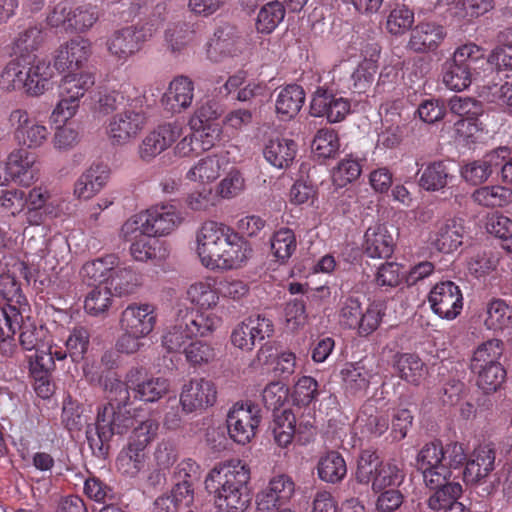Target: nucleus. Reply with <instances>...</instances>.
<instances>
[{"label": "nucleus", "instance_id": "0e129e2a", "mask_svg": "<svg viewBox=\"0 0 512 512\" xmlns=\"http://www.w3.org/2000/svg\"><path fill=\"white\" fill-rule=\"evenodd\" d=\"M42 41L41 29L37 26H30L15 38L13 52L18 58H26L40 47Z\"/></svg>", "mask_w": 512, "mask_h": 512}, {"label": "nucleus", "instance_id": "dca6fc26", "mask_svg": "<svg viewBox=\"0 0 512 512\" xmlns=\"http://www.w3.org/2000/svg\"><path fill=\"white\" fill-rule=\"evenodd\" d=\"M295 494V483L285 474L272 477L267 486L257 494V512H271L285 507Z\"/></svg>", "mask_w": 512, "mask_h": 512}, {"label": "nucleus", "instance_id": "6e6552de", "mask_svg": "<svg viewBox=\"0 0 512 512\" xmlns=\"http://www.w3.org/2000/svg\"><path fill=\"white\" fill-rule=\"evenodd\" d=\"M8 123L13 129L15 141L23 149H38L48 141L50 132L46 124L24 108L13 109L9 113Z\"/></svg>", "mask_w": 512, "mask_h": 512}, {"label": "nucleus", "instance_id": "473e14b6", "mask_svg": "<svg viewBox=\"0 0 512 512\" xmlns=\"http://www.w3.org/2000/svg\"><path fill=\"white\" fill-rule=\"evenodd\" d=\"M364 250L368 257L386 259L393 254L394 240L384 225L369 227L365 233Z\"/></svg>", "mask_w": 512, "mask_h": 512}, {"label": "nucleus", "instance_id": "37998d69", "mask_svg": "<svg viewBox=\"0 0 512 512\" xmlns=\"http://www.w3.org/2000/svg\"><path fill=\"white\" fill-rule=\"evenodd\" d=\"M27 58H16L6 64L0 75V87L7 91L22 90L26 94Z\"/></svg>", "mask_w": 512, "mask_h": 512}, {"label": "nucleus", "instance_id": "2eb2a0df", "mask_svg": "<svg viewBox=\"0 0 512 512\" xmlns=\"http://www.w3.org/2000/svg\"><path fill=\"white\" fill-rule=\"evenodd\" d=\"M274 332L273 322L263 316H250L237 324L231 333V343L242 351H251L257 341L272 336Z\"/></svg>", "mask_w": 512, "mask_h": 512}, {"label": "nucleus", "instance_id": "412c9836", "mask_svg": "<svg viewBox=\"0 0 512 512\" xmlns=\"http://www.w3.org/2000/svg\"><path fill=\"white\" fill-rule=\"evenodd\" d=\"M508 155L507 147H499L481 159L465 164L461 168V176L466 182L473 185L481 184L489 179L495 170H498Z\"/></svg>", "mask_w": 512, "mask_h": 512}, {"label": "nucleus", "instance_id": "a878e982", "mask_svg": "<svg viewBox=\"0 0 512 512\" xmlns=\"http://www.w3.org/2000/svg\"><path fill=\"white\" fill-rule=\"evenodd\" d=\"M214 269L231 270L240 267L251 254L249 244L231 228L226 237Z\"/></svg>", "mask_w": 512, "mask_h": 512}, {"label": "nucleus", "instance_id": "bb28decb", "mask_svg": "<svg viewBox=\"0 0 512 512\" xmlns=\"http://www.w3.org/2000/svg\"><path fill=\"white\" fill-rule=\"evenodd\" d=\"M226 164L223 154H209L197 160L186 172L185 178L201 185L210 184L219 178Z\"/></svg>", "mask_w": 512, "mask_h": 512}, {"label": "nucleus", "instance_id": "1a4fd4ad", "mask_svg": "<svg viewBox=\"0 0 512 512\" xmlns=\"http://www.w3.org/2000/svg\"><path fill=\"white\" fill-rule=\"evenodd\" d=\"M443 455V444L439 441L425 444L417 454L416 467L422 473L423 481L428 488L445 483L451 476Z\"/></svg>", "mask_w": 512, "mask_h": 512}, {"label": "nucleus", "instance_id": "0eeeda50", "mask_svg": "<svg viewBox=\"0 0 512 512\" xmlns=\"http://www.w3.org/2000/svg\"><path fill=\"white\" fill-rule=\"evenodd\" d=\"M180 212L173 205H156L125 222L122 232L127 237L139 233L160 237L170 234L181 223Z\"/></svg>", "mask_w": 512, "mask_h": 512}, {"label": "nucleus", "instance_id": "f704fd0d", "mask_svg": "<svg viewBox=\"0 0 512 512\" xmlns=\"http://www.w3.org/2000/svg\"><path fill=\"white\" fill-rule=\"evenodd\" d=\"M342 379L346 389L353 394H363L370 383L377 376L372 368L364 361L348 363L341 370Z\"/></svg>", "mask_w": 512, "mask_h": 512}, {"label": "nucleus", "instance_id": "58836bf2", "mask_svg": "<svg viewBox=\"0 0 512 512\" xmlns=\"http://www.w3.org/2000/svg\"><path fill=\"white\" fill-rule=\"evenodd\" d=\"M152 237L142 233L134 237L130 246V253L136 261L147 262L151 260L161 262L168 257L167 248Z\"/></svg>", "mask_w": 512, "mask_h": 512}, {"label": "nucleus", "instance_id": "7c9ffc66", "mask_svg": "<svg viewBox=\"0 0 512 512\" xmlns=\"http://www.w3.org/2000/svg\"><path fill=\"white\" fill-rule=\"evenodd\" d=\"M464 227L460 221L449 219L438 225L430 236L431 245L439 252L452 253L463 243Z\"/></svg>", "mask_w": 512, "mask_h": 512}, {"label": "nucleus", "instance_id": "bf43d9fd", "mask_svg": "<svg viewBox=\"0 0 512 512\" xmlns=\"http://www.w3.org/2000/svg\"><path fill=\"white\" fill-rule=\"evenodd\" d=\"M362 172V166L357 157L346 155L332 170V181L337 187L346 185L357 180Z\"/></svg>", "mask_w": 512, "mask_h": 512}, {"label": "nucleus", "instance_id": "423d86ee", "mask_svg": "<svg viewBox=\"0 0 512 512\" xmlns=\"http://www.w3.org/2000/svg\"><path fill=\"white\" fill-rule=\"evenodd\" d=\"M405 479L402 465L380 462L376 453L363 451L358 459L356 480L361 484L371 483L374 492L397 489Z\"/></svg>", "mask_w": 512, "mask_h": 512}, {"label": "nucleus", "instance_id": "13d9d810", "mask_svg": "<svg viewBox=\"0 0 512 512\" xmlns=\"http://www.w3.org/2000/svg\"><path fill=\"white\" fill-rule=\"evenodd\" d=\"M140 285L139 275L127 267H118L110 275L108 286L110 291L113 289L115 294L122 296L133 293Z\"/></svg>", "mask_w": 512, "mask_h": 512}, {"label": "nucleus", "instance_id": "5fc2aeb1", "mask_svg": "<svg viewBox=\"0 0 512 512\" xmlns=\"http://www.w3.org/2000/svg\"><path fill=\"white\" fill-rule=\"evenodd\" d=\"M170 382L164 377L146 378L133 387L134 398L144 402H156L168 393Z\"/></svg>", "mask_w": 512, "mask_h": 512}, {"label": "nucleus", "instance_id": "69168bd1", "mask_svg": "<svg viewBox=\"0 0 512 512\" xmlns=\"http://www.w3.org/2000/svg\"><path fill=\"white\" fill-rule=\"evenodd\" d=\"M158 428L159 425L156 420L151 418L143 420L132 430L127 445L145 452L147 446L157 436Z\"/></svg>", "mask_w": 512, "mask_h": 512}, {"label": "nucleus", "instance_id": "4be33fe9", "mask_svg": "<svg viewBox=\"0 0 512 512\" xmlns=\"http://www.w3.org/2000/svg\"><path fill=\"white\" fill-rule=\"evenodd\" d=\"M110 178L109 168L101 163H94L85 169L73 186V195L78 200H90L99 194Z\"/></svg>", "mask_w": 512, "mask_h": 512}, {"label": "nucleus", "instance_id": "393cba45", "mask_svg": "<svg viewBox=\"0 0 512 512\" xmlns=\"http://www.w3.org/2000/svg\"><path fill=\"white\" fill-rule=\"evenodd\" d=\"M450 111L460 117L456 123L457 132L465 137H471L479 130L477 117L482 114V105L473 98L453 96L449 100Z\"/></svg>", "mask_w": 512, "mask_h": 512}, {"label": "nucleus", "instance_id": "3c124183", "mask_svg": "<svg viewBox=\"0 0 512 512\" xmlns=\"http://www.w3.org/2000/svg\"><path fill=\"white\" fill-rule=\"evenodd\" d=\"M484 325L493 331H503L512 327V311L504 300L495 299L487 304Z\"/></svg>", "mask_w": 512, "mask_h": 512}, {"label": "nucleus", "instance_id": "b1692460", "mask_svg": "<svg viewBox=\"0 0 512 512\" xmlns=\"http://www.w3.org/2000/svg\"><path fill=\"white\" fill-rule=\"evenodd\" d=\"M180 319L186 323L187 335L192 337H206L216 331L222 318L211 309L192 310L187 307L180 308Z\"/></svg>", "mask_w": 512, "mask_h": 512}, {"label": "nucleus", "instance_id": "2f4dec72", "mask_svg": "<svg viewBox=\"0 0 512 512\" xmlns=\"http://www.w3.org/2000/svg\"><path fill=\"white\" fill-rule=\"evenodd\" d=\"M194 97V83L185 76L174 78L162 97V103L171 112L187 109Z\"/></svg>", "mask_w": 512, "mask_h": 512}, {"label": "nucleus", "instance_id": "864d4df0", "mask_svg": "<svg viewBox=\"0 0 512 512\" xmlns=\"http://www.w3.org/2000/svg\"><path fill=\"white\" fill-rule=\"evenodd\" d=\"M146 454L126 445L119 452L116 459V468L124 476L134 478L145 467Z\"/></svg>", "mask_w": 512, "mask_h": 512}, {"label": "nucleus", "instance_id": "79ce46f5", "mask_svg": "<svg viewBox=\"0 0 512 512\" xmlns=\"http://www.w3.org/2000/svg\"><path fill=\"white\" fill-rule=\"evenodd\" d=\"M370 49L373 51L370 58H365L361 61L351 74L352 84L349 88L356 93L365 92L372 84L377 72L379 48L377 45H372Z\"/></svg>", "mask_w": 512, "mask_h": 512}, {"label": "nucleus", "instance_id": "a19ab883", "mask_svg": "<svg viewBox=\"0 0 512 512\" xmlns=\"http://www.w3.org/2000/svg\"><path fill=\"white\" fill-rule=\"evenodd\" d=\"M94 85L95 75L90 71L80 70L78 73H66L62 76L59 92L81 101Z\"/></svg>", "mask_w": 512, "mask_h": 512}, {"label": "nucleus", "instance_id": "c85d7f7f", "mask_svg": "<svg viewBox=\"0 0 512 512\" xmlns=\"http://www.w3.org/2000/svg\"><path fill=\"white\" fill-rule=\"evenodd\" d=\"M238 39L232 27L226 26L216 29L205 46L207 58L218 63L227 57L236 55L238 53Z\"/></svg>", "mask_w": 512, "mask_h": 512}, {"label": "nucleus", "instance_id": "5701e85b", "mask_svg": "<svg viewBox=\"0 0 512 512\" xmlns=\"http://www.w3.org/2000/svg\"><path fill=\"white\" fill-rule=\"evenodd\" d=\"M55 68L51 61L45 58L27 60L26 95L40 97L53 88Z\"/></svg>", "mask_w": 512, "mask_h": 512}, {"label": "nucleus", "instance_id": "09e8293b", "mask_svg": "<svg viewBox=\"0 0 512 512\" xmlns=\"http://www.w3.org/2000/svg\"><path fill=\"white\" fill-rule=\"evenodd\" d=\"M66 356V352L59 350L56 346H42L29 357L30 369L35 375H47L54 370L55 359L61 361Z\"/></svg>", "mask_w": 512, "mask_h": 512}, {"label": "nucleus", "instance_id": "6ab92c4d", "mask_svg": "<svg viewBox=\"0 0 512 512\" xmlns=\"http://www.w3.org/2000/svg\"><path fill=\"white\" fill-rule=\"evenodd\" d=\"M496 450L492 444H482L476 447L463 471V479L467 484L483 483L495 468Z\"/></svg>", "mask_w": 512, "mask_h": 512}, {"label": "nucleus", "instance_id": "f8f14e48", "mask_svg": "<svg viewBox=\"0 0 512 512\" xmlns=\"http://www.w3.org/2000/svg\"><path fill=\"white\" fill-rule=\"evenodd\" d=\"M260 410L253 404H235L227 415V428L230 438L245 445L256 434L260 423Z\"/></svg>", "mask_w": 512, "mask_h": 512}, {"label": "nucleus", "instance_id": "9b49d317", "mask_svg": "<svg viewBox=\"0 0 512 512\" xmlns=\"http://www.w3.org/2000/svg\"><path fill=\"white\" fill-rule=\"evenodd\" d=\"M230 228L214 221L205 222L196 233V252L203 266L214 269Z\"/></svg>", "mask_w": 512, "mask_h": 512}, {"label": "nucleus", "instance_id": "a211bd4d", "mask_svg": "<svg viewBox=\"0 0 512 512\" xmlns=\"http://www.w3.org/2000/svg\"><path fill=\"white\" fill-rule=\"evenodd\" d=\"M351 111L350 101L318 88L311 100L310 113L314 117H325L330 123H338L346 118Z\"/></svg>", "mask_w": 512, "mask_h": 512}, {"label": "nucleus", "instance_id": "e2e57ef3", "mask_svg": "<svg viewBox=\"0 0 512 512\" xmlns=\"http://www.w3.org/2000/svg\"><path fill=\"white\" fill-rule=\"evenodd\" d=\"M112 304V292L109 286L97 285L86 296L85 311L92 316L104 314Z\"/></svg>", "mask_w": 512, "mask_h": 512}, {"label": "nucleus", "instance_id": "4468645a", "mask_svg": "<svg viewBox=\"0 0 512 512\" xmlns=\"http://www.w3.org/2000/svg\"><path fill=\"white\" fill-rule=\"evenodd\" d=\"M88 39L75 37L61 44L53 54V67L59 73H78L91 56Z\"/></svg>", "mask_w": 512, "mask_h": 512}, {"label": "nucleus", "instance_id": "de8ad7c7", "mask_svg": "<svg viewBox=\"0 0 512 512\" xmlns=\"http://www.w3.org/2000/svg\"><path fill=\"white\" fill-rule=\"evenodd\" d=\"M395 368L401 379L413 385H419L426 374L423 361L410 353L397 355Z\"/></svg>", "mask_w": 512, "mask_h": 512}, {"label": "nucleus", "instance_id": "f03ea898", "mask_svg": "<svg viewBox=\"0 0 512 512\" xmlns=\"http://www.w3.org/2000/svg\"><path fill=\"white\" fill-rule=\"evenodd\" d=\"M250 467L239 459L216 464L206 475L205 489L219 512H244L251 501Z\"/></svg>", "mask_w": 512, "mask_h": 512}, {"label": "nucleus", "instance_id": "8fccbe9b", "mask_svg": "<svg viewBox=\"0 0 512 512\" xmlns=\"http://www.w3.org/2000/svg\"><path fill=\"white\" fill-rule=\"evenodd\" d=\"M118 258L115 255H107L85 263L81 269L84 279L99 282L98 285H108L110 275L118 265Z\"/></svg>", "mask_w": 512, "mask_h": 512}, {"label": "nucleus", "instance_id": "4d7b16f0", "mask_svg": "<svg viewBox=\"0 0 512 512\" xmlns=\"http://www.w3.org/2000/svg\"><path fill=\"white\" fill-rule=\"evenodd\" d=\"M285 8L279 1H271L261 7L257 14L256 29L269 34L283 21Z\"/></svg>", "mask_w": 512, "mask_h": 512}, {"label": "nucleus", "instance_id": "c756f323", "mask_svg": "<svg viewBox=\"0 0 512 512\" xmlns=\"http://www.w3.org/2000/svg\"><path fill=\"white\" fill-rule=\"evenodd\" d=\"M445 36V30L441 25L432 22L419 23L411 31L408 48L419 53L433 51Z\"/></svg>", "mask_w": 512, "mask_h": 512}, {"label": "nucleus", "instance_id": "20e7f679", "mask_svg": "<svg viewBox=\"0 0 512 512\" xmlns=\"http://www.w3.org/2000/svg\"><path fill=\"white\" fill-rule=\"evenodd\" d=\"M384 315L381 302L373 301L363 307L358 297L348 296L340 300L338 323L345 329L355 330L360 337H366L378 329Z\"/></svg>", "mask_w": 512, "mask_h": 512}, {"label": "nucleus", "instance_id": "39448f33", "mask_svg": "<svg viewBox=\"0 0 512 512\" xmlns=\"http://www.w3.org/2000/svg\"><path fill=\"white\" fill-rule=\"evenodd\" d=\"M160 27V19H151L118 29L107 39L108 53L117 62L125 63L142 50L144 44L157 34Z\"/></svg>", "mask_w": 512, "mask_h": 512}, {"label": "nucleus", "instance_id": "f3484780", "mask_svg": "<svg viewBox=\"0 0 512 512\" xmlns=\"http://www.w3.org/2000/svg\"><path fill=\"white\" fill-rule=\"evenodd\" d=\"M431 309L440 318L452 320L463 307V297L459 287L452 281L436 284L429 294Z\"/></svg>", "mask_w": 512, "mask_h": 512}, {"label": "nucleus", "instance_id": "4c0bfd02", "mask_svg": "<svg viewBox=\"0 0 512 512\" xmlns=\"http://www.w3.org/2000/svg\"><path fill=\"white\" fill-rule=\"evenodd\" d=\"M36 161V155L26 149L13 150L7 158L13 181L21 185H29L33 180L32 168Z\"/></svg>", "mask_w": 512, "mask_h": 512}, {"label": "nucleus", "instance_id": "9d476101", "mask_svg": "<svg viewBox=\"0 0 512 512\" xmlns=\"http://www.w3.org/2000/svg\"><path fill=\"white\" fill-rule=\"evenodd\" d=\"M184 125L179 121L159 124L148 132L138 146V155L150 162L170 148L184 133Z\"/></svg>", "mask_w": 512, "mask_h": 512}, {"label": "nucleus", "instance_id": "aec40b11", "mask_svg": "<svg viewBox=\"0 0 512 512\" xmlns=\"http://www.w3.org/2000/svg\"><path fill=\"white\" fill-rule=\"evenodd\" d=\"M121 328L138 336H147L156 323L155 307L148 303L128 305L121 315Z\"/></svg>", "mask_w": 512, "mask_h": 512}, {"label": "nucleus", "instance_id": "774afa93", "mask_svg": "<svg viewBox=\"0 0 512 512\" xmlns=\"http://www.w3.org/2000/svg\"><path fill=\"white\" fill-rule=\"evenodd\" d=\"M487 231L502 240V247L512 252V220L502 214H492L486 224Z\"/></svg>", "mask_w": 512, "mask_h": 512}, {"label": "nucleus", "instance_id": "cd10ccee", "mask_svg": "<svg viewBox=\"0 0 512 512\" xmlns=\"http://www.w3.org/2000/svg\"><path fill=\"white\" fill-rule=\"evenodd\" d=\"M24 310L15 304H7L0 308V349L5 356H12L17 349L13 336L23 321Z\"/></svg>", "mask_w": 512, "mask_h": 512}, {"label": "nucleus", "instance_id": "f257e3e1", "mask_svg": "<svg viewBox=\"0 0 512 512\" xmlns=\"http://www.w3.org/2000/svg\"><path fill=\"white\" fill-rule=\"evenodd\" d=\"M84 374L89 383L99 385L107 394L108 402L98 408L94 427H88L86 431L93 455L104 459L113 436L125 434L133 425L127 409L131 404L130 391L127 383L121 381L115 372L104 371L101 365H88Z\"/></svg>", "mask_w": 512, "mask_h": 512}, {"label": "nucleus", "instance_id": "c03bdc74", "mask_svg": "<svg viewBox=\"0 0 512 512\" xmlns=\"http://www.w3.org/2000/svg\"><path fill=\"white\" fill-rule=\"evenodd\" d=\"M449 166L444 161L429 163L422 171L419 178V185L426 191H440L452 180Z\"/></svg>", "mask_w": 512, "mask_h": 512}, {"label": "nucleus", "instance_id": "052dcab7", "mask_svg": "<svg viewBox=\"0 0 512 512\" xmlns=\"http://www.w3.org/2000/svg\"><path fill=\"white\" fill-rule=\"evenodd\" d=\"M295 415L290 410H283L274 415L272 432L275 442L281 446L289 445L295 434Z\"/></svg>", "mask_w": 512, "mask_h": 512}, {"label": "nucleus", "instance_id": "72a5a7b5", "mask_svg": "<svg viewBox=\"0 0 512 512\" xmlns=\"http://www.w3.org/2000/svg\"><path fill=\"white\" fill-rule=\"evenodd\" d=\"M356 429L369 436H381L389 427V415L384 410H378L372 401H368L356 419Z\"/></svg>", "mask_w": 512, "mask_h": 512}, {"label": "nucleus", "instance_id": "a18cd8bd", "mask_svg": "<svg viewBox=\"0 0 512 512\" xmlns=\"http://www.w3.org/2000/svg\"><path fill=\"white\" fill-rule=\"evenodd\" d=\"M503 351V342L498 339H489L479 344L473 351L470 359V370L490 365H500V359L503 355Z\"/></svg>", "mask_w": 512, "mask_h": 512}, {"label": "nucleus", "instance_id": "680f3d73", "mask_svg": "<svg viewBox=\"0 0 512 512\" xmlns=\"http://www.w3.org/2000/svg\"><path fill=\"white\" fill-rule=\"evenodd\" d=\"M471 371L477 375V386L487 394L497 391L506 377V371L501 364L471 369Z\"/></svg>", "mask_w": 512, "mask_h": 512}, {"label": "nucleus", "instance_id": "ddd939ff", "mask_svg": "<svg viewBox=\"0 0 512 512\" xmlns=\"http://www.w3.org/2000/svg\"><path fill=\"white\" fill-rule=\"evenodd\" d=\"M216 398V386L211 380L193 378L182 385L179 403L181 411L189 414L203 411L214 405Z\"/></svg>", "mask_w": 512, "mask_h": 512}, {"label": "nucleus", "instance_id": "338daca9", "mask_svg": "<svg viewBox=\"0 0 512 512\" xmlns=\"http://www.w3.org/2000/svg\"><path fill=\"white\" fill-rule=\"evenodd\" d=\"M297 247L296 237L290 228H281L271 239V249L274 256L281 262L287 261Z\"/></svg>", "mask_w": 512, "mask_h": 512}, {"label": "nucleus", "instance_id": "603ef678", "mask_svg": "<svg viewBox=\"0 0 512 512\" xmlns=\"http://www.w3.org/2000/svg\"><path fill=\"white\" fill-rule=\"evenodd\" d=\"M442 81L448 89L460 92L470 86L472 73L468 66L460 65L449 59L443 64Z\"/></svg>", "mask_w": 512, "mask_h": 512}, {"label": "nucleus", "instance_id": "e433bc0d", "mask_svg": "<svg viewBox=\"0 0 512 512\" xmlns=\"http://www.w3.org/2000/svg\"><path fill=\"white\" fill-rule=\"evenodd\" d=\"M296 144L287 138L270 139L265 145L263 155L268 163L278 169L287 168L296 156Z\"/></svg>", "mask_w": 512, "mask_h": 512}, {"label": "nucleus", "instance_id": "ea45409f", "mask_svg": "<svg viewBox=\"0 0 512 512\" xmlns=\"http://www.w3.org/2000/svg\"><path fill=\"white\" fill-rule=\"evenodd\" d=\"M187 298L200 309H212L219 302L217 281L205 278L191 284L187 290Z\"/></svg>", "mask_w": 512, "mask_h": 512}, {"label": "nucleus", "instance_id": "7ed1b4c3", "mask_svg": "<svg viewBox=\"0 0 512 512\" xmlns=\"http://www.w3.org/2000/svg\"><path fill=\"white\" fill-rule=\"evenodd\" d=\"M149 111L144 95L128 99L122 110L109 120L107 134L114 145L133 142L149 123Z\"/></svg>", "mask_w": 512, "mask_h": 512}, {"label": "nucleus", "instance_id": "c9c22d12", "mask_svg": "<svg viewBox=\"0 0 512 512\" xmlns=\"http://www.w3.org/2000/svg\"><path fill=\"white\" fill-rule=\"evenodd\" d=\"M305 101V92L297 84L287 85L282 88L276 98L275 108L277 115L282 120L295 117L301 110Z\"/></svg>", "mask_w": 512, "mask_h": 512}, {"label": "nucleus", "instance_id": "49530a36", "mask_svg": "<svg viewBox=\"0 0 512 512\" xmlns=\"http://www.w3.org/2000/svg\"><path fill=\"white\" fill-rule=\"evenodd\" d=\"M317 472L322 481L331 484L338 483L347 473L346 462L338 452H328L320 458Z\"/></svg>", "mask_w": 512, "mask_h": 512}, {"label": "nucleus", "instance_id": "6e6d98bb", "mask_svg": "<svg viewBox=\"0 0 512 512\" xmlns=\"http://www.w3.org/2000/svg\"><path fill=\"white\" fill-rule=\"evenodd\" d=\"M475 202L486 207H503L512 202V190L504 186H484L473 195Z\"/></svg>", "mask_w": 512, "mask_h": 512}]
</instances>
